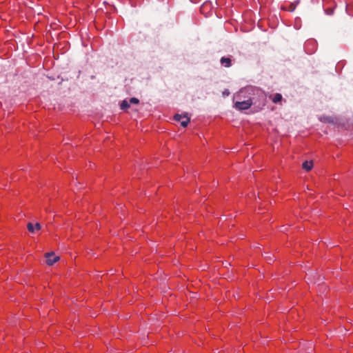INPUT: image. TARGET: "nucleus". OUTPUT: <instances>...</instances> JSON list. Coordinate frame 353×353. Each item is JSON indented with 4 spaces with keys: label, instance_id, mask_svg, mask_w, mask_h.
I'll use <instances>...</instances> for the list:
<instances>
[{
    "label": "nucleus",
    "instance_id": "f03ea898",
    "mask_svg": "<svg viewBox=\"0 0 353 353\" xmlns=\"http://www.w3.org/2000/svg\"><path fill=\"white\" fill-rule=\"evenodd\" d=\"M174 119L175 121H181V125L183 128H185L190 121V119L188 117L187 114L184 115L176 114L174 115Z\"/></svg>",
    "mask_w": 353,
    "mask_h": 353
},
{
    "label": "nucleus",
    "instance_id": "20e7f679",
    "mask_svg": "<svg viewBox=\"0 0 353 353\" xmlns=\"http://www.w3.org/2000/svg\"><path fill=\"white\" fill-rule=\"evenodd\" d=\"M27 228L28 231L31 233H34L36 231H39L41 228V225L39 223H36L35 225H33L31 222L28 223Z\"/></svg>",
    "mask_w": 353,
    "mask_h": 353
},
{
    "label": "nucleus",
    "instance_id": "1a4fd4ad",
    "mask_svg": "<svg viewBox=\"0 0 353 353\" xmlns=\"http://www.w3.org/2000/svg\"><path fill=\"white\" fill-rule=\"evenodd\" d=\"M299 3V1H296L290 4L289 8L286 9L290 12H294L296 9V5Z\"/></svg>",
    "mask_w": 353,
    "mask_h": 353
},
{
    "label": "nucleus",
    "instance_id": "423d86ee",
    "mask_svg": "<svg viewBox=\"0 0 353 353\" xmlns=\"http://www.w3.org/2000/svg\"><path fill=\"white\" fill-rule=\"evenodd\" d=\"M313 167V162L312 161H305L302 164V168L305 170L306 171H310L312 170Z\"/></svg>",
    "mask_w": 353,
    "mask_h": 353
},
{
    "label": "nucleus",
    "instance_id": "6e6552de",
    "mask_svg": "<svg viewBox=\"0 0 353 353\" xmlns=\"http://www.w3.org/2000/svg\"><path fill=\"white\" fill-rule=\"evenodd\" d=\"M282 100V95L279 93H276L274 94V97L272 98V101L274 103H279Z\"/></svg>",
    "mask_w": 353,
    "mask_h": 353
},
{
    "label": "nucleus",
    "instance_id": "7ed1b4c3",
    "mask_svg": "<svg viewBox=\"0 0 353 353\" xmlns=\"http://www.w3.org/2000/svg\"><path fill=\"white\" fill-rule=\"evenodd\" d=\"M46 258V263L48 265H52L54 263L59 260V256H55L54 252H48L45 254Z\"/></svg>",
    "mask_w": 353,
    "mask_h": 353
},
{
    "label": "nucleus",
    "instance_id": "39448f33",
    "mask_svg": "<svg viewBox=\"0 0 353 353\" xmlns=\"http://www.w3.org/2000/svg\"><path fill=\"white\" fill-rule=\"evenodd\" d=\"M220 61L221 63L226 68H229L231 66V59L229 57H221Z\"/></svg>",
    "mask_w": 353,
    "mask_h": 353
},
{
    "label": "nucleus",
    "instance_id": "9d476101",
    "mask_svg": "<svg viewBox=\"0 0 353 353\" xmlns=\"http://www.w3.org/2000/svg\"><path fill=\"white\" fill-rule=\"evenodd\" d=\"M130 103L137 104L139 103V100L137 98L132 97L129 101Z\"/></svg>",
    "mask_w": 353,
    "mask_h": 353
},
{
    "label": "nucleus",
    "instance_id": "f257e3e1",
    "mask_svg": "<svg viewBox=\"0 0 353 353\" xmlns=\"http://www.w3.org/2000/svg\"><path fill=\"white\" fill-rule=\"evenodd\" d=\"M252 105V101L251 99L245 100L243 101H236L234 103V108L239 110H245L249 109Z\"/></svg>",
    "mask_w": 353,
    "mask_h": 353
},
{
    "label": "nucleus",
    "instance_id": "0eeeda50",
    "mask_svg": "<svg viewBox=\"0 0 353 353\" xmlns=\"http://www.w3.org/2000/svg\"><path fill=\"white\" fill-rule=\"evenodd\" d=\"M120 107L121 110H125L130 107V102L126 100H123L121 103Z\"/></svg>",
    "mask_w": 353,
    "mask_h": 353
}]
</instances>
